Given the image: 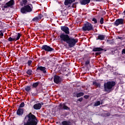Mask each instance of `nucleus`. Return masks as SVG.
Returning a JSON list of instances; mask_svg holds the SVG:
<instances>
[{"label":"nucleus","mask_w":125,"mask_h":125,"mask_svg":"<svg viewBox=\"0 0 125 125\" xmlns=\"http://www.w3.org/2000/svg\"><path fill=\"white\" fill-rule=\"evenodd\" d=\"M124 24V20L123 19H118L113 23L114 26H118L119 25H123Z\"/></svg>","instance_id":"11"},{"label":"nucleus","mask_w":125,"mask_h":125,"mask_svg":"<svg viewBox=\"0 0 125 125\" xmlns=\"http://www.w3.org/2000/svg\"><path fill=\"white\" fill-rule=\"evenodd\" d=\"M38 125V119L35 115L30 112L27 114L23 120V125Z\"/></svg>","instance_id":"2"},{"label":"nucleus","mask_w":125,"mask_h":125,"mask_svg":"<svg viewBox=\"0 0 125 125\" xmlns=\"http://www.w3.org/2000/svg\"><path fill=\"white\" fill-rule=\"evenodd\" d=\"M112 117H115L116 118H121V115H119L118 114H115L112 115Z\"/></svg>","instance_id":"33"},{"label":"nucleus","mask_w":125,"mask_h":125,"mask_svg":"<svg viewBox=\"0 0 125 125\" xmlns=\"http://www.w3.org/2000/svg\"><path fill=\"white\" fill-rule=\"evenodd\" d=\"M58 107L60 110H66V111H70V110H71L70 107L66 105V104L65 103H61L59 105Z\"/></svg>","instance_id":"10"},{"label":"nucleus","mask_w":125,"mask_h":125,"mask_svg":"<svg viewBox=\"0 0 125 125\" xmlns=\"http://www.w3.org/2000/svg\"><path fill=\"white\" fill-rule=\"evenodd\" d=\"M39 84H40L39 82L34 83L32 85V88H37V87L39 86Z\"/></svg>","instance_id":"21"},{"label":"nucleus","mask_w":125,"mask_h":125,"mask_svg":"<svg viewBox=\"0 0 125 125\" xmlns=\"http://www.w3.org/2000/svg\"><path fill=\"white\" fill-rule=\"evenodd\" d=\"M61 29L62 31V32L65 33V34H61L60 36V38L61 39V41L66 42V43H67L70 48L74 47V46L76 45V43H77L79 41L78 39H75L69 36V34H70V29L68 26H61Z\"/></svg>","instance_id":"1"},{"label":"nucleus","mask_w":125,"mask_h":125,"mask_svg":"<svg viewBox=\"0 0 125 125\" xmlns=\"http://www.w3.org/2000/svg\"><path fill=\"white\" fill-rule=\"evenodd\" d=\"M60 125H71V122L70 121H64L61 123H59Z\"/></svg>","instance_id":"19"},{"label":"nucleus","mask_w":125,"mask_h":125,"mask_svg":"<svg viewBox=\"0 0 125 125\" xmlns=\"http://www.w3.org/2000/svg\"><path fill=\"white\" fill-rule=\"evenodd\" d=\"M33 9L31 8V6L29 5H26L21 8V12L22 14H27L29 12H31Z\"/></svg>","instance_id":"6"},{"label":"nucleus","mask_w":125,"mask_h":125,"mask_svg":"<svg viewBox=\"0 0 125 125\" xmlns=\"http://www.w3.org/2000/svg\"><path fill=\"white\" fill-rule=\"evenodd\" d=\"M101 53H102V52H101V51H100L99 52H96L95 55H96V56H98V55H100V54H101Z\"/></svg>","instance_id":"37"},{"label":"nucleus","mask_w":125,"mask_h":125,"mask_svg":"<svg viewBox=\"0 0 125 125\" xmlns=\"http://www.w3.org/2000/svg\"><path fill=\"white\" fill-rule=\"evenodd\" d=\"M92 21L94 22V24H97V19L96 18H93Z\"/></svg>","instance_id":"35"},{"label":"nucleus","mask_w":125,"mask_h":125,"mask_svg":"<svg viewBox=\"0 0 125 125\" xmlns=\"http://www.w3.org/2000/svg\"><path fill=\"white\" fill-rule=\"evenodd\" d=\"M61 82H62V79L61 77L58 75H55L54 76V83L57 84H60L61 83Z\"/></svg>","instance_id":"9"},{"label":"nucleus","mask_w":125,"mask_h":125,"mask_svg":"<svg viewBox=\"0 0 125 125\" xmlns=\"http://www.w3.org/2000/svg\"><path fill=\"white\" fill-rule=\"evenodd\" d=\"M101 105V102L99 101H97L96 102H95L93 106L94 107H97V106H99Z\"/></svg>","instance_id":"28"},{"label":"nucleus","mask_w":125,"mask_h":125,"mask_svg":"<svg viewBox=\"0 0 125 125\" xmlns=\"http://www.w3.org/2000/svg\"><path fill=\"white\" fill-rule=\"evenodd\" d=\"M90 63V59H88L85 62V65L86 66H87V65H89Z\"/></svg>","instance_id":"30"},{"label":"nucleus","mask_w":125,"mask_h":125,"mask_svg":"<svg viewBox=\"0 0 125 125\" xmlns=\"http://www.w3.org/2000/svg\"><path fill=\"white\" fill-rule=\"evenodd\" d=\"M31 86H26L24 87V89L25 91H26L27 92H30L31 90H32V88H31Z\"/></svg>","instance_id":"24"},{"label":"nucleus","mask_w":125,"mask_h":125,"mask_svg":"<svg viewBox=\"0 0 125 125\" xmlns=\"http://www.w3.org/2000/svg\"><path fill=\"white\" fill-rule=\"evenodd\" d=\"M96 1H101V0H95Z\"/></svg>","instance_id":"45"},{"label":"nucleus","mask_w":125,"mask_h":125,"mask_svg":"<svg viewBox=\"0 0 125 125\" xmlns=\"http://www.w3.org/2000/svg\"><path fill=\"white\" fill-rule=\"evenodd\" d=\"M68 7H71V6H70V5H69V6H68Z\"/></svg>","instance_id":"49"},{"label":"nucleus","mask_w":125,"mask_h":125,"mask_svg":"<svg viewBox=\"0 0 125 125\" xmlns=\"http://www.w3.org/2000/svg\"><path fill=\"white\" fill-rule=\"evenodd\" d=\"M31 93H32L33 96H36V95H37V94L33 93L32 92H31Z\"/></svg>","instance_id":"43"},{"label":"nucleus","mask_w":125,"mask_h":125,"mask_svg":"<svg viewBox=\"0 0 125 125\" xmlns=\"http://www.w3.org/2000/svg\"><path fill=\"white\" fill-rule=\"evenodd\" d=\"M41 108H42V104L40 103L35 104L33 105V108L34 110H40Z\"/></svg>","instance_id":"16"},{"label":"nucleus","mask_w":125,"mask_h":125,"mask_svg":"<svg viewBox=\"0 0 125 125\" xmlns=\"http://www.w3.org/2000/svg\"><path fill=\"white\" fill-rule=\"evenodd\" d=\"M24 106H25V103H24V102H22L20 104V106H19V107L20 108H23V107H24Z\"/></svg>","instance_id":"31"},{"label":"nucleus","mask_w":125,"mask_h":125,"mask_svg":"<svg viewBox=\"0 0 125 125\" xmlns=\"http://www.w3.org/2000/svg\"><path fill=\"white\" fill-rule=\"evenodd\" d=\"M84 98H85V99H87V98H88V96L87 95H85L84 96Z\"/></svg>","instance_id":"42"},{"label":"nucleus","mask_w":125,"mask_h":125,"mask_svg":"<svg viewBox=\"0 0 125 125\" xmlns=\"http://www.w3.org/2000/svg\"><path fill=\"white\" fill-rule=\"evenodd\" d=\"M8 42H14V39L12 37H10L8 39Z\"/></svg>","instance_id":"36"},{"label":"nucleus","mask_w":125,"mask_h":125,"mask_svg":"<svg viewBox=\"0 0 125 125\" xmlns=\"http://www.w3.org/2000/svg\"><path fill=\"white\" fill-rule=\"evenodd\" d=\"M122 54H125V49L122 50Z\"/></svg>","instance_id":"41"},{"label":"nucleus","mask_w":125,"mask_h":125,"mask_svg":"<svg viewBox=\"0 0 125 125\" xmlns=\"http://www.w3.org/2000/svg\"><path fill=\"white\" fill-rule=\"evenodd\" d=\"M107 51L106 49H104L103 48H101V47H95L94 48H93L92 49V51H93L94 52H99L100 51Z\"/></svg>","instance_id":"13"},{"label":"nucleus","mask_w":125,"mask_h":125,"mask_svg":"<svg viewBox=\"0 0 125 125\" xmlns=\"http://www.w3.org/2000/svg\"><path fill=\"white\" fill-rule=\"evenodd\" d=\"M93 85H95L97 87H101V84L99 83H97L96 81L93 82Z\"/></svg>","instance_id":"23"},{"label":"nucleus","mask_w":125,"mask_h":125,"mask_svg":"<svg viewBox=\"0 0 125 125\" xmlns=\"http://www.w3.org/2000/svg\"><path fill=\"white\" fill-rule=\"evenodd\" d=\"M33 73V71L31 69H28L26 71V74L28 75L29 76H31Z\"/></svg>","instance_id":"29"},{"label":"nucleus","mask_w":125,"mask_h":125,"mask_svg":"<svg viewBox=\"0 0 125 125\" xmlns=\"http://www.w3.org/2000/svg\"><path fill=\"white\" fill-rule=\"evenodd\" d=\"M90 2V0H80V3L81 5H85L86 4H88Z\"/></svg>","instance_id":"15"},{"label":"nucleus","mask_w":125,"mask_h":125,"mask_svg":"<svg viewBox=\"0 0 125 125\" xmlns=\"http://www.w3.org/2000/svg\"><path fill=\"white\" fill-rule=\"evenodd\" d=\"M27 2H28V0H21V6L27 5Z\"/></svg>","instance_id":"22"},{"label":"nucleus","mask_w":125,"mask_h":125,"mask_svg":"<svg viewBox=\"0 0 125 125\" xmlns=\"http://www.w3.org/2000/svg\"><path fill=\"white\" fill-rule=\"evenodd\" d=\"M82 30L84 31L90 32V31H94V28L91 23L86 21L83 26Z\"/></svg>","instance_id":"4"},{"label":"nucleus","mask_w":125,"mask_h":125,"mask_svg":"<svg viewBox=\"0 0 125 125\" xmlns=\"http://www.w3.org/2000/svg\"><path fill=\"white\" fill-rule=\"evenodd\" d=\"M100 23L102 25L103 23H104V19L103 18H101L100 21Z\"/></svg>","instance_id":"34"},{"label":"nucleus","mask_w":125,"mask_h":125,"mask_svg":"<svg viewBox=\"0 0 125 125\" xmlns=\"http://www.w3.org/2000/svg\"><path fill=\"white\" fill-rule=\"evenodd\" d=\"M123 13H124V14H125V11L123 12Z\"/></svg>","instance_id":"48"},{"label":"nucleus","mask_w":125,"mask_h":125,"mask_svg":"<svg viewBox=\"0 0 125 125\" xmlns=\"http://www.w3.org/2000/svg\"><path fill=\"white\" fill-rule=\"evenodd\" d=\"M24 114V108H19L17 110V115L18 116H22Z\"/></svg>","instance_id":"14"},{"label":"nucleus","mask_w":125,"mask_h":125,"mask_svg":"<svg viewBox=\"0 0 125 125\" xmlns=\"http://www.w3.org/2000/svg\"><path fill=\"white\" fill-rule=\"evenodd\" d=\"M96 40H99L100 41H104L105 40V35L100 34L98 36V38Z\"/></svg>","instance_id":"20"},{"label":"nucleus","mask_w":125,"mask_h":125,"mask_svg":"<svg viewBox=\"0 0 125 125\" xmlns=\"http://www.w3.org/2000/svg\"><path fill=\"white\" fill-rule=\"evenodd\" d=\"M106 42L108 43V44H111V45L114 44V40L110 39V40H107L106 41Z\"/></svg>","instance_id":"25"},{"label":"nucleus","mask_w":125,"mask_h":125,"mask_svg":"<svg viewBox=\"0 0 125 125\" xmlns=\"http://www.w3.org/2000/svg\"><path fill=\"white\" fill-rule=\"evenodd\" d=\"M76 0H65L64 5H69V4H72L73 2H75Z\"/></svg>","instance_id":"17"},{"label":"nucleus","mask_w":125,"mask_h":125,"mask_svg":"<svg viewBox=\"0 0 125 125\" xmlns=\"http://www.w3.org/2000/svg\"><path fill=\"white\" fill-rule=\"evenodd\" d=\"M115 85H116V83L114 81H108L107 83H104V91L106 92H110L111 89Z\"/></svg>","instance_id":"3"},{"label":"nucleus","mask_w":125,"mask_h":125,"mask_svg":"<svg viewBox=\"0 0 125 125\" xmlns=\"http://www.w3.org/2000/svg\"><path fill=\"white\" fill-rule=\"evenodd\" d=\"M40 104H41V106H42V105H43V103L42 102V103H41Z\"/></svg>","instance_id":"46"},{"label":"nucleus","mask_w":125,"mask_h":125,"mask_svg":"<svg viewBox=\"0 0 125 125\" xmlns=\"http://www.w3.org/2000/svg\"><path fill=\"white\" fill-rule=\"evenodd\" d=\"M43 14V15H42ZM42 17H44L45 18H50V16L49 15H47V14L42 12Z\"/></svg>","instance_id":"26"},{"label":"nucleus","mask_w":125,"mask_h":125,"mask_svg":"<svg viewBox=\"0 0 125 125\" xmlns=\"http://www.w3.org/2000/svg\"><path fill=\"white\" fill-rule=\"evenodd\" d=\"M36 72L38 73H40V72H42L43 74H46V67L44 66H39L38 65V67L36 70Z\"/></svg>","instance_id":"8"},{"label":"nucleus","mask_w":125,"mask_h":125,"mask_svg":"<svg viewBox=\"0 0 125 125\" xmlns=\"http://www.w3.org/2000/svg\"><path fill=\"white\" fill-rule=\"evenodd\" d=\"M21 37V34L19 33L18 34V35L12 36V38L14 39V41H18V40L20 39Z\"/></svg>","instance_id":"18"},{"label":"nucleus","mask_w":125,"mask_h":125,"mask_svg":"<svg viewBox=\"0 0 125 125\" xmlns=\"http://www.w3.org/2000/svg\"><path fill=\"white\" fill-rule=\"evenodd\" d=\"M41 50H44L47 52H54V48H52L48 45H42V47H40Z\"/></svg>","instance_id":"7"},{"label":"nucleus","mask_w":125,"mask_h":125,"mask_svg":"<svg viewBox=\"0 0 125 125\" xmlns=\"http://www.w3.org/2000/svg\"><path fill=\"white\" fill-rule=\"evenodd\" d=\"M15 4V1L14 0H10L8 2H7L5 5L2 4L1 7L2 8V10L4 11L5 8H8V7H11L12 8L13 7V5Z\"/></svg>","instance_id":"5"},{"label":"nucleus","mask_w":125,"mask_h":125,"mask_svg":"<svg viewBox=\"0 0 125 125\" xmlns=\"http://www.w3.org/2000/svg\"><path fill=\"white\" fill-rule=\"evenodd\" d=\"M0 37H3V33H2V30H0Z\"/></svg>","instance_id":"40"},{"label":"nucleus","mask_w":125,"mask_h":125,"mask_svg":"<svg viewBox=\"0 0 125 125\" xmlns=\"http://www.w3.org/2000/svg\"><path fill=\"white\" fill-rule=\"evenodd\" d=\"M119 40H121L122 39V37H118Z\"/></svg>","instance_id":"47"},{"label":"nucleus","mask_w":125,"mask_h":125,"mask_svg":"<svg viewBox=\"0 0 125 125\" xmlns=\"http://www.w3.org/2000/svg\"><path fill=\"white\" fill-rule=\"evenodd\" d=\"M0 1H1L2 0H0Z\"/></svg>","instance_id":"50"},{"label":"nucleus","mask_w":125,"mask_h":125,"mask_svg":"<svg viewBox=\"0 0 125 125\" xmlns=\"http://www.w3.org/2000/svg\"><path fill=\"white\" fill-rule=\"evenodd\" d=\"M32 63H33V61L32 60H28L27 63L28 66H31Z\"/></svg>","instance_id":"32"},{"label":"nucleus","mask_w":125,"mask_h":125,"mask_svg":"<svg viewBox=\"0 0 125 125\" xmlns=\"http://www.w3.org/2000/svg\"><path fill=\"white\" fill-rule=\"evenodd\" d=\"M110 116H111V113H107L105 114V117H110Z\"/></svg>","instance_id":"38"},{"label":"nucleus","mask_w":125,"mask_h":125,"mask_svg":"<svg viewBox=\"0 0 125 125\" xmlns=\"http://www.w3.org/2000/svg\"><path fill=\"white\" fill-rule=\"evenodd\" d=\"M102 104H103V100H102L101 102V105H102Z\"/></svg>","instance_id":"44"},{"label":"nucleus","mask_w":125,"mask_h":125,"mask_svg":"<svg viewBox=\"0 0 125 125\" xmlns=\"http://www.w3.org/2000/svg\"><path fill=\"white\" fill-rule=\"evenodd\" d=\"M83 95H84V93H83V92H80L76 94V97L77 98H79V97H81V96H83Z\"/></svg>","instance_id":"27"},{"label":"nucleus","mask_w":125,"mask_h":125,"mask_svg":"<svg viewBox=\"0 0 125 125\" xmlns=\"http://www.w3.org/2000/svg\"><path fill=\"white\" fill-rule=\"evenodd\" d=\"M83 98H80L78 99L77 101H79V102H82V101H83Z\"/></svg>","instance_id":"39"},{"label":"nucleus","mask_w":125,"mask_h":125,"mask_svg":"<svg viewBox=\"0 0 125 125\" xmlns=\"http://www.w3.org/2000/svg\"><path fill=\"white\" fill-rule=\"evenodd\" d=\"M42 18V14H39L38 15V16L35 17L32 19V22H39V20H41Z\"/></svg>","instance_id":"12"}]
</instances>
